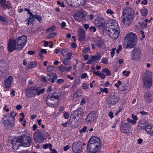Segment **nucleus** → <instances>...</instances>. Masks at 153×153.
<instances>
[{"label": "nucleus", "mask_w": 153, "mask_h": 153, "mask_svg": "<svg viewBox=\"0 0 153 153\" xmlns=\"http://www.w3.org/2000/svg\"><path fill=\"white\" fill-rule=\"evenodd\" d=\"M32 141V139L30 137L23 134L13 140L12 143L13 148L14 149H17L19 145L24 147H29Z\"/></svg>", "instance_id": "1"}, {"label": "nucleus", "mask_w": 153, "mask_h": 153, "mask_svg": "<svg viewBox=\"0 0 153 153\" xmlns=\"http://www.w3.org/2000/svg\"><path fill=\"white\" fill-rule=\"evenodd\" d=\"M134 12L133 10L129 7H126L123 10L122 15V21L124 25L128 26L134 19Z\"/></svg>", "instance_id": "2"}, {"label": "nucleus", "mask_w": 153, "mask_h": 153, "mask_svg": "<svg viewBox=\"0 0 153 153\" xmlns=\"http://www.w3.org/2000/svg\"><path fill=\"white\" fill-rule=\"evenodd\" d=\"M110 25L107 29L108 35L113 39H116L119 36L120 34L119 27L118 23L114 20H112Z\"/></svg>", "instance_id": "3"}, {"label": "nucleus", "mask_w": 153, "mask_h": 153, "mask_svg": "<svg viewBox=\"0 0 153 153\" xmlns=\"http://www.w3.org/2000/svg\"><path fill=\"white\" fill-rule=\"evenodd\" d=\"M16 113L13 112L6 114L1 120V121L4 126L8 128L11 129L15 126L14 121L15 120V116Z\"/></svg>", "instance_id": "4"}, {"label": "nucleus", "mask_w": 153, "mask_h": 153, "mask_svg": "<svg viewBox=\"0 0 153 153\" xmlns=\"http://www.w3.org/2000/svg\"><path fill=\"white\" fill-rule=\"evenodd\" d=\"M137 40L136 35L132 32L129 33L125 37L124 45L126 48H132L135 46Z\"/></svg>", "instance_id": "5"}, {"label": "nucleus", "mask_w": 153, "mask_h": 153, "mask_svg": "<svg viewBox=\"0 0 153 153\" xmlns=\"http://www.w3.org/2000/svg\"><path fill=\"white\" fill-rule=\"evenodd\" d=\"M152 73L150 71H145V76L143 78L144 86L149 89L152 84Z\"/></svg>", "instance_id": "6"}, {"label": "nucleus", "mask_w": 153, "mask_h": 153, "mask_svg": "<svg viewBox=\"0 0 153 153\" xmlns=\"http://www.w3.org/2000/svg\"><path fill=\"white\" fill-rule=\"evenodd\" d=\"M16 43L18 50H22L26 45L27 41V37L25 35H22L15 39Z\"/></svg>", "instance_id": "7"}, {"label": "nucleus", "mask_w": 153, "mask_h": 153, "mask_svg": "<svg viewBox=\"0 0 153 153\" xmlns=\"http://www.w3.org/2000/svg\"><path fill=\"white\" fill-rule=\"evenodd\" d=\"M40 89V87H33L27 88L26 90V96L28 98L35 97L36 93Z\"/></svg>", "instance_id": "8"}, {"label": "nucleus", "mask_w": 153, "mask_h": 153, "mask_svg": "<svg viewBox=\"0 0 153 153\" xmlns=\"http://www.w3.org/2000/svg\"><path fill=\"white\" fill-rule=\"evenodd\" d=\"M101 146V144L88 143L87 150L89 152L97 153L99 151Z\"/></svg>", "instance_id": "9"}, {"label": "nucleus", "mask_w": 153, "mask_h": 153, "mask_svg": "<svg viewBox=\"0 0 153 153\" xmlns=\"http://www.w3.org/2000/svg\"><path fill=\"white\" fill-rule=\"evenodd\" d=\"M45 131H37L34 134V138L35 141L38 143H41L44 140V134Z\"/></svg>", "instance_id": "10"}, {"label": "nucleus", "mask_w": 153, "mask_h": 153, "mask_svg": "<svg viewBox=\"0 0 153 153\" xmlns=\"http://www.w3.org/2000/svg\"><path fill=\"white\" fill-rule=\"evenodd\" d=\"M86 16V12L83 10L77 11L73 15L74 19L79 22L84 21Z\"/></svg>", "instance_id": "11"}, {"label": "nucleus", "mask_w": 153, "mask_h": 153, "mask_svg": "<svg viewBox=\"0 0 153 153\" xmlns=\"http://www.w3.org/2000/svg\"><path fill=\"white\" fill-rule=\"evenodd\" d=\"M141 49L139 47H135L132 51V59L133 60H137L141 57Z\"/></svg>", "instance_id": "12"}, {"label": "nucleus", "mask_w": 153, "mask_h": 153, "mask_svg": "<svg viewBox=\"0 0 153 153\" xmlns=\"http://www.w3.org/2000/svg\"><path fill=\"white\" fill-rule=\"evenodd\" d=\"M15 39H10L8 42L7 49L9 52H12L14 50H17L18 48Z\"/></svg>", "instance_id": "13"}, {"label": "nucleus", "mask_w": 153, "mask_h": 153, "mask_svg": "<svg viewBox=\"0 0 153 153\" xmlns=\"http://www.w3.org/2000/svg\"><path fill=\"white\" fill-rule=\"evenodd\" d=\"M98 115L96 112L94 111H91L86 117V122L91 123L96 121Z\"/></svg>", "instance_id": "14"}, {"label": "nucleus", "mask_w": 153, "mask_h": 153, "mask_svg": "<svg viewBox=\"0 0 153 153\" xmlns=\"http://www.w3.org/2000/svg\"><path fill=\"white\" fill-rule=\"evenodd\" d=\"M41 79L44 82H47L48 81L52 83H53L57 79V75L56 74L54 75L53 76L51 74H48L47 76L45 77L42 76Z\"/></svg>", "instance_id": "15"}, {"label": "nucleus", "mask_w": 153, "mask_h": 153, "mask_svg": "<svg viewBox=\"0 0 153 153\" xmlns=\"http://www.w3.org/2000/svg\"><path fill=\"white\" fill-rule=\"evenodd\" d=\"M82 145L80 142L74 143L72 145L73 151L75 153H80L82 152Z\"/></svg>", "instance_id": "16"}, {"label": "nucleus", "mask_w": 153, "mask_h": 153, "mask_svg": "<svg viewBox=\"0 0 153 153\" xmlns=\"http://www.w3.org/2000/svg\"><path fill=\"white\" fill-rule=\"evenodd\" d=\"M130 126L128 123H124L121 124L120 127L121 131L123 133L126 134L130 133Z\"/></svg>", "instance_id": "17"}, {"label": "nucleus", "mask_w": 153, "mask_h": 153, "mask_svg": "<svg viewBox=\"0 0 153 153\" xmlns=\"http://www.w3.org/2000/svg\"><path fill=\"white\" fill-rule=\"evenodd\" d=\"M144 97L145 101L147 103L149 104L153 101V96L150 92H146L144 94Z\"/></svg>", "instance_id": "18"}, {"label": "nucleus", "mask_w": 153, "mask_h": 153, "mask_svg": "<svg viewBox=\"0 0 153 153\" xmlns=\"http://www.w3.org/2000/svg\"><path fill=\"white\" fill-rule=\"evenodd\" d=\"M85 32L82 28H79L78 31L77 36L80 41H83L84 40L85 37Z\"/></svg>", "instance_id": "19"}, {"label": "nucleus", "mask_w": 153, "mask_h": 153, "mask_svg": "<svg viewBox=\"0 0 153 153\" xmlns=\"http://www.w3.org/2000/svg\"><path fill=\"white\" fill-rule=\"evenodd\" d=\"M59 98L58 95H54L53 94H48L47 97L46 102L47 104H50L49 101H54V99H58Z\"/></svg>", "instance_id": "20"}, {"label": "nucleus", "mask_w": 153, "mask_h": 153, "mask_svg": "<svg viewBox=\"0 0 153 153\" xmlns=\"http://www.w3.org/2000/svg\"><path fill=\"white\" fill-rule=\"evenodd\" d=\"M88 143L101 144V142L100 138L96 136H93L89 140Z\"/></svg>", "instance_id": "21"}, {"label": "nucleus", "mask_w": 153, "mask_h": 153, "mask_svg": "<svg viewBox=\"0 0 153 153\" xmlns=\"http://www.w3.org/2000/svg\"><path fill=\"white\" fill-rule=\"evenodd\" d=\"M84 112L83 110L81 108H79L77 109L74 111L73 115L74 116V119H75L76 117H81L82 116Z\"/></svg>", "instance_id": "22"}, {"label": "nucleus", "mask_w": 153, "mask_h": 153, "mask_svg": "<svg viewBox=\"0 0 153 153\" xmlns=\"http://www.w3.org/2000/svg\"><path fill=\"white\" fill-rule=\"evenodd\" d=\"M13 78L12 76H9L4 81L5 85L7 88L10 87L13 81Z\"/></svg>", "instance_id": "23"}, {"label": "nucleus", "mask_w": 153, "mask_h": 153, "mask_svg": "<svg viewBox=\"0 0 153 153\" xmlns=\"http://www.w3.org/2000/svg\"><path fill=\"white\" fill-rule=\"evenodd\" d=\"M104 20L102 18H99L95 21V24L97 27H101L104 25Z\"/></svg>", "instance_id": "24"}, {"label": "nucleus", "mask_w": 153, "mask_h": 153, "mask_svg": "<svg viewBox=\"0 0 153 153\" xmlns=\"http://www.w3.org/2000/svg\"><path fill=\"white\" fill-rule=\"evenodd\" d=\"M148 125L146 121H141L138 125L137 127V130L138 131H140V130L143 129H145L146 130V128Z\"/></svg>", "instance_id": "25"}, {"label": "nucleus", "mask_w": 153, "mask_h": 153, "mask_svg": "<svg viewBox=\"0 0 153 153\" xmlns=\"http://www.w3.org/2000/svg\"><path fill=\"white\" fill-rule=\"evenodd\" d=\"M119 97L116 95L112 96L110 101V103L112 105H115L117 103L119 100Z\"/></svg>", "instance_id": "26"}, {"label": "nucleus", "mask_w": 153, "mask_h": 153, "mask_svg": "<svg viewBox=\"0 0 153 153\" xmlns=\"http://www.w3.org/2000/svg\"><path fill=\"white\" fill-rule=\"evenodd\" d=\"M146 131L148 134L153 136V126L152 125L148 124L146 128Z\"/></svg>", "instance_id": "27"}, {"label": "nucleus", "mask_w": 153, "mask_h": 153, "mask_svg": "<svg viewBox=\"0 0 153 153\" xmlns=\"http://www.w3.org/2000/svg\"><path fill=\"white\" fill-rule=\"evenodd\" d=\"M95 42L98 47H101L104 44L103 40L101 38H98L95 40Z\"/></svg>", "instance_id": "28"}, {"label": "nucleus", "mask_w": 153, "mask_h": 153, "mask_svg": "<svg viewBox=\"0 0 153 153\" xmlns=\"http://www.w3.org/2000/svg\"><path fill=\"white\" fill-rule=\"evenodd\" d=\"M37 65V63L36 61H32L29 63L26 68L27 69H29L35 68Z\"/></svg>", "instance_id": "29"}, {"label": "nucleus", "mask_w": 153, "mask_h": 153, "mask_svg": "<svg viewBox=\"0 0 153 153\" xmlns=\"http://www.w3.org/2000/svg\"><path fill=\"white\" fill-rule=\"evenodd\" d=\"M26 20L27 21V22L26 24L27 25H29L30 23H32L35 21L33 17L32 16H30L28 19H27L26 21Z\"/></svg>", "instance_id": "30"}, {"label": "nucleus", "mask_w": 153, "mask_h": 153, "mask_svg": "<svg viewBox=\"0 0 153 153\" xmlns=\"http://www.w3.org/2000/svg\"><path fill=\"white\" fill-rule=\"evenodd\" d=\"M1 6L5 9L7 8L9 9H12V7L10 4L9 3L6 4L5 1L3 4Z\"/></svg>", "instance_id": "31"}, {"label": "nucleus", "mask_w": 153, "mask_h": 153, "mask_svg": "<svg viewBox=\"0 0 153 153\" xmlns=\"http://www.w3.org/2000/svg\"><path fill=\"white\" fill-rule=\"evenodd\" d=\"M102 72L105 73L107 76H110L111 75L110 71L107 68L102 69Z\"/></svg>", "instance_id": "32"}, {"label": "nucleus", "mask_w": 153, "mask_h": 153, "mask_svg": "<svg viewBox=\"0 0 153 153\" xmlns=\"http://www.w3.org/2000/svg\"><path fill=\"white\" fill-rule=\"evenodd\" d=\"M66 67L65 66L63 65L62 64L59 67V70L62 72L66 71Z\"/></svg>", "instance_id": "33"}, {"label": "nucleus", "mask_w": 153, "mask_h": 153, "mask_svg": "<svg viewBox=\"0 0 153 153\" xmlns=\"http://www.w3.org/2000/svg\"><path fill=\"white\" fill-rule=\"evenodd\" d=\"M141 13L143 16H145L148 13V10L146 8H144L141 10Z\"/></svg>", "instance_id": "34"}, {"label": "nucleus", "mask_w": 153, "mask_h": 153, "mask_svg": "<svg viewBox=\"0 0 153 153\" xmlns=\"http://www.w3.org/2000/svg\"><path fill=\"white\" fill-rule=\"evenodd\" d=\"M70 60V58H65L64 60L63 63L65 65H69L70 62L69 60Z\"/></svg>", "instance_id": "35"}, {"label": "nucleus", "mask_w": 153, "mask_h": 153, "mask_svg": "<svg viewBox=\"0 0 153 153\" xmlns=\"http://www.w3.org/2000/svg\"><path fill=\"white\" fill-rule=\"evenodd\" d=\"M45 90V88H42L40 90V89L38 91H37L36 93V94L38 96L40 94H43Z\"/></svg>", "instance_id": "36"}, {"label": "nucleus", "mask_w": 153, "mask_h": 153, "mask_svg": "<svg viewBox=\"0 0 153 153\" xmlns=\"http://www.w3.org/2000/svg\"><path fill=\"white\" fill-rule=\"evenodd\" d=\"M48 72H50L53 71L54 69V67L53 65H50L48 66L47 68Z\"/></svg>", "instance_id": "37"}, {"label": "nucleus", "mask_w": 153, "mask_h": 153, "mask_svg": "<svg viewBox=\"0 0 153 153\" xmlns=\"http://www.w3.org/2000/svg\"><path fill=\"white\" fill-rule=\"evenodd\" d=\"M90 49V48L89 47H87L85 48L82 51V52L86 53L89 51Z\"/></svg>", "instance_id": "38"}, {"label": "nucleus", "mask_w": 153, "mask_h": 153, "mask_svg": "<svg viewBox=\"0 0 153 153\" xmlns=\"http://www.w3.org/2000/svg\"><path fill=\"white\" fill-rule=\"evenodd\" d=\"M100 90L102 92H105L106 94L108 93V89L107 88H100Z\"/></svg>", "instance_id": "39"}, {"label": "nucleus", "mask_w": 153, "mask_h": 153, "mask_svg": "<svg viewBox=\"0 0 153 153\" xmlns=\"http://www.w3.org/2000/svg\"><path fill=\"white\" fill-rule=\"evenodd\" d=\"M56 30V27L54 26H53L51 27H50L48 29L46 30V32H48L49 31H55Z\"/></svg>", "instance_id": "40"}, {"label": "nucleus", "mask_w": 153, "mask_h": 153, "mask_svg": "<svg viewBox=\"0 0 153 153\" xmlns=\"http://www.w3.org/2000/svg\"><path fill=\"white\" fill-rule=\"evenodd\" d=\"M56 35V33H53L49 35L48 36V38L51 39L54 37Z\"/></svg>", "instance_id": "41"}, {"label": "nucleus", "mask_w": 153, "mask_h": 153, "mask_svg": "<svg viewBox=\"0 0 153 153\" xmlns=\"http://www.w3.org/2000/svg\"><path fill=\"white\" fill-rule=\"evenodd\" d=\"M87 127L86 126H85L83 128H82L79 131V132L80 133L85 132L86 131Z\"/></svg>", "instance_id": "42"}, {"label": "nucleus", "mask_w": 153, "mask_h": 153, "mask_svg": "<svg viewBox=\"0 0 153 153\" xmlns=\"http://www.w3.org/2000/svg\"><path fill=\"white\" fill-rule=\"evenodd\" d=\"M127 121L128 123H131L132 124H134L136 123V122L133 120H131L129 118L127 119Z\"/></svg>", "instance_id": "43"}, {"label": "nucleus", "mask_w": 153, "mask_h": 153, "mask_svg": "<svg viewBox=\"0 0 153 153\" xmlns=\"http://www.w3.org/2000/svg\"><path fill=\"white\" fill-rule=\"evenodd\" d=\"M89 86V84L87 83H84L82 86V87L83 89H86L88 88Z\"/></svg>", "instance_id": "44"}, {"label": "nucleus", "mask_w": 153, "mask_h": 153, "mask_svg": "<svg viewBox=\"0 0 153 153\" xmlns=\"http://www.w3.org/2000/svg\"><path fill=\"white\" fill-rule=\"evenodd\" d=\"M81 93V91L80 90H78L74 94V96H75L76 97H77L79 96V94Z\"/></svg>", "instance_id": "45"}, {"label": "nucleus", "mask_w": 153, "mask_h": 153, "mask_svg": "<svg viewBox=\"0 0 153 153\" xmlns=\"http://www.w3.org/2000/svg\"><path fill=\"white\" fill-rule=\"evenodd\" d=\"M89 30L91 32H94L96 31V29L95 27L92 26L90 27Z\"/></svg>", "instance_id": "46"}, {"label": "nucleus", "mask_w": 153, "mask_h": 153, "mask_svg": "<svg viewBox=\"0 0 153 153\" xmlns=\"http://www.w3.org/2000/svg\"><path fill=\"white\" fill-rule=\"evenodd\" d=\"M88 77L87 74L86 73H83L81 75V77L82 79Z\"/></svg>", "instance_id": "47"}, {"label": "nucleus", "mask_w": 153, "mask_h": 153, "mask_svg": "<svg viewBox=\"0 0 153 153\" xmlns=\"http://www.w3.org/2000/svg\"><path fill=\"white\" fill-rule=\"evenodd\" d=\"M106 13L107 14H109L110 15H112L114 14L113 11L110 9H108L106 11Z\"/></svg>", "instance_id": "48"}, {"label": "nucleus", "mask_w": 153, "mask_h": 153, "mask_svg": "<svg viewBox=\"0 0 153 153\" xmlns=\"http://www.w3.org/2000/svg\"><path fill=\"white\" fill-rule=\"evenodd\" d=\"M92 59L93 62H95L97 60H99L98 57L96 56H92Z\"/></svg>", "instance_id": "49"}, {"label": "nucleus", "mask_w": 153, "mask_h": 153, "mask_svg": "<svg viewBox=\"0 0 153 153\" xmlns=\"http://www.w3.org/2000/svg\"><path fill=\"white\" fill-rule=\"evenodd\" d=\"M36 18V19L37 20L40 22L41 23L42 21V18L40 15H37Z\"/></svg>", "instance_id": "50"}, {"label": "nucleus", "mask_w": 153, "mask_h": 153, "mask_svg": "<svg viewBox=\"0 0 153 153\" xmlns=\"http://www.w3.org/2000/svg\"><path fill=\"white\" fill-rule=\"evenodd\" d=\"M0 20L3 22H5L6 21V18L1 15H0Z\"/></svg>", "instance_id": "51"}, {"label": "nucleus", "mask_w": 153, "mask_h": 153, "mask_svg": "<svg viewBox=\"0 0 153 153\" xmlns=\"http://www.w3.org/2000/svg\"><path fill=\"white\" fill-rule=\"evenodd\" d=\"M116 49V48H113L112 49L111 51V56L112 58L113 57L114 55Z\"/></svg>", "instance_id": "52"}, {"label": "nucleus", "mask_w": 153, "mask_h": 153, "mask_svg": "<svg viewBox=\"0 0 153 153\" xmlns=\"http://www.w3.org/2000/svg\"><path fill=\"white\" fill-rule=\"evenodd\" d=\"M130 71L127 72L126 71H124L123 72V75L126 76H128L129 74H130Z\"/></svg>", "instance_id": "53"}, {"label": "nucleus", "mask_w": 153, "mask_h": 153, "mask_svg": "<svg viewBox=\"0 0 153 153\" xmlns=\"http://www.w3.org/2000/svg\"><path fill=\"white\" fill-rule=\"evenodd\" d=\"M117 83L118 84L116 83L114 84V85L117 88H118L119 87V85H121L122 84V82L121 81L119 80L118 81Z\"/></svg>", "instance_id": "54"}, {"label": "nucleus", "mask_w": 153, "mask_h": 153, "mask_svg": "<svg viewBox=\"0 0 153 153\" xmlns=\"http://www.w3.org/2000/svg\"><path fill=\"white\" fill-rule=\"evenodd\" d=\"M65 1L68 5L71 6H72V0H65Z\"/></svg>", "instance_id": "55"}, {"label": "nucleus", "mask_w": 153, "mask_h": 153, "mask_svg": "<svg viewBox=\"0 0 153 153\" xmlns=\"http://www.w3.org/2000/svg\"><path fill=\"white\" fill-rule=\"evenodd\" d=\"M102 124L104 125L105 127L108 126L107 121L105 120H103L102 122Z\"/></svg>", "instance_id": "56"}, {"label": "nucleus", "mask_w": 153, "mask_h": 153, "mask_svg": "<svg viewBox=\"0 0 153 153\" xmlns=\"http://www.w3.org/2000/svg\"><path fill=\"white\" fill-rule=\"evenodd\" d=\"M67 49H64L62 50L61 51V54L63 56H65V53L67 51Z\"/></svg>", "instance_id": "57"}, {"label": "nucleus", "mask_w": 153, "mask_h": 153, "mask_svg": "<svg viewBox=\"0 0 153 153\" xmlns=\"http://www.w3.org/2000/svg\"><path fill=\"white\" fill-rule=\"evenodd\" d=\"M64 117L66 119H68L69 117V114L67 112H65L64 113Z\"/></svg>", "instance_id": "58"}, {"label": "nucleus", "mask_w": 153, "mask_h": 153, "mask_svg": "<svg viewBox=\"0 0 153 153\" xmlns=\"http://www.w3.org/2000/svg\"><path fill=\"white\" fill-rule=\"evenodd\" d=\"M72 55V52H69L67 53V56L68 57L67 58H70V60L71 59V56Z\"/></svg>", "instance_id": "59"}, {"label": "nucleus", "mask_w": 153, "mask_h": 153, "mask_svg": "<svg viewBox=\"0 0 153 153\" xmlns=\"http://www.w3.org/2000/svg\"><path fill=\"white\" fill-rule=\"evenodd\" d=\"M122 48V46L121 45H119L118 47V48L116 51L117 53H119L120 51L121 50Z\"/></svg>", "instance_id": "60"}, {"label": "nucleus", "mask_w": 153, "mask_h": 153, "mask_svg": "<svg viewBox=\"0 0 153 153\" xmlns=\"http://www.w3.org/2000/svg\"><path fill=\"white\" fill-rule=\"evenodd\" d=\"M77 46V45L75 43L73 42L71 44V47L72 48H75Z\"/></svg>", "instance_id": "61"}, {"label": "nucleus", "mask_w": 153, "mask_h": 153, "mask_svg": "<svg viewBox=\"0 0 153 153\" xmlns=\"http://www.w3.org/2000/svg\"><path fill=\"white\" fill-rule=\"evenodd\" d=\"M66 25V24L65 22H62L61 25V26L62 28H63L65 27Z\"/></svg>", "instance_id": "62"}, {"label": "nucleus", "mask_w": 153, "mask_h": 153, "mask_svg": "<svg viewBox=\"0 0 153 153\" xmlns=\"http://www.w3.org/2000/svg\"><path fill=\"white\" fill-rule=\"evenodd\" d=\"M85 103H86V101H85V99H84V98L82 99L81 101L80 104L81 105H83Z\"/></svg>", "instance_id": "63"}, {"label": "nucleus", "mask_w": 153, "mask_h": 153, "mask_svg": "<svg viewBox=\"0 0 153 153\" xmlns=\"http://www.w3.org/2000/svg\"><path fill=\"white\" fill-rule=\"evenodd\" d=\"M93 73L99 76H100L101 74V72L99 71H97L96 72H94Z\"/></svg>", "instance_id": "64"}]
</instances>
